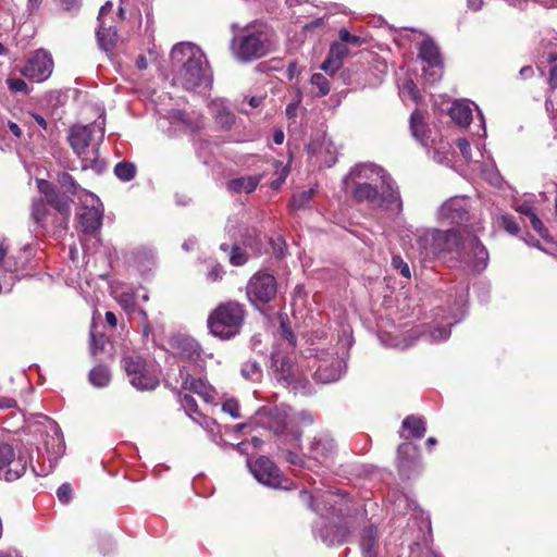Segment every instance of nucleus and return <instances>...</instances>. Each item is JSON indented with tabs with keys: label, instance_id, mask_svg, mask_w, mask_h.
<instances>
[{
	"label": "nucleus",
	"instance_id": "nucleus-41",
	"mask_svg": "<svg viewBox=\"0 0 557 557\" xmlns=\"http://www.w3.org/2000/svg\"><path fill=\"white\" fill-rule=\"evenodd\" d=\"M313 193H314V190L311 188V189L295 194L293 196L292 202H290L292 208L297 209V210L305 208L311 200Z\"/></svg>",
	"mask_w": 557,
	"mask_h": 557
},
{
	"label": "nucleus",
	"instance_id": "nucleus-52",
	"mask_svg": "<svg viewBox=\"0 0 557 557\" xmlns=\"http://www.w3.org/2000/svg\"><path fill=\"white\" fill-rule=\"evenodd\" d=\"M323 145L326 153L323 162L330 168L336 162V148L331 141L324 143Z\"/></svg>",
	"mask_w": 557,
	"mask_h": 557
},
{
	"label": "nucleus",
	"instance_id": "nucleus-37",
	"mask_svg": "<svg viewBox=\"0 0 557 557\" xmlns=\"http://www.w3.org/2000/svg\"><path fill=\"white\" fill-rule=\"evenodd\" d=\"M410 128L413 137L420 143L424 144L425 138V125L423 117L420 112L414 111L410 117Z\"/></svg>",
	"mask_w": 557,
	"mask_h": 557
},
{
	"label": "nucleus",
	"instance_id": "nucleus-2",
	"mask_svg": "<svg viewBox=\"0 0 557 557\" xmlns=\"http://www.w3.org/2000/svg\"><path fill=\"white\" fill-rule=\"evenodd\" d=\"M420 253L424 259L440 258L457 252L461 260L473 271H483L488 262V252L480 240L471 235L461 238L455 230H423L418 235Z\"/></svg>",
	"mask_w": 557,
	"mask_h": 557
},
{
	"label": "nucleus",
	"instance_id": "nucleus-42",
	"mask_svg": "<svg viewBox=\"0 0 557 557\" xmlns=\"http://www.w3.org/2000/svg\"><path fill=\"white\" fill-rule=\"evenodd\" d=\"M59 183L65 193H70L73 195L78 193L79 187L70 174H61L59 176Z\"/></svg>",
	"mask_w": 557,
	"mask_h": 557
},
{
	"label": "nucleus",
	"instance_id": "nucleus-59",
	"mask_svg": "<svg viewBox=\"0 0 557 557\" xmlns=\"http://www.w3.org/2000/svg\"><path fill=\"white\" fill-rule=\"evenodd\" d=\"M194 420L196 422H198L201 426H203L205 429H207L209 431H213V428L216 425L214 420H211V419H209L207 417H203L201 414H199V419L194 418Z\"/></svg>",
	"mask_w": 557,
	"mask_h": 557
},
{
	"label": "nucleus",
	"instance_id": "nucleus-23",
	"mask_svg": "<svg viewBox=\"0 0 557 557\" xmlns=\"http://www.w3.org/2000/svg\"><path fill=\"white\" fill-rule=\"evenodd\" d=\"M272 368L275 379L282 384L289 385L294 375L292 360L280 354H272Z\"/></svg>",
	"mask_w": 557,
	"mask_h": 557
},
{
	"label": "nucleus",
	"instance_id": "nucleus-45",
	"mask_svg": "<svg viewBox=\"0 0 557 557\" xmlns=\"http://www.w3.org/2000/svg\"><path fill=\"white\" fill-rule=\"evenodd\" d=\"M230 261L233 265H243L247 261V255L242 248L234 246L231 250Z\"/></svg>",
	"mask_w": 557,
	"mask_h": 557
},
{
	"label": "nucleus",
	"instance_id": "nucleus-12",
	"mask_svg": "<svg viewBox=\"0 0 557 557\" xmlns=\"http://www.w3.org/2000/svg\"><path fill=\"white\" fill-rule=\"evenodd\" d=\"M360 548L363 557H379L381 553L376 528L370 525L362 531ZM399 557H440L425 543L409 546L408 554Z\"/></svg>",
	"mask_w": 557,
	"mask_h": 557
},
{
	"label": "nucleus",
	"instance_id": "nucleus-48",
	"mask_svg": "<svg viewBox=\"0 0 557 557\" xmlns=\"http://www.w3.org/2000/svg\"><path fill=\"white\" fill-rule=\"evenodd\" d=\"M222 410L228 413L234 419H238L240 417L238 403L233 398L226 399L222 404Z\"/></svg>",
	"mask_w": 557,
	"mask_h": 557
},
{
	"label": "nucleus",
	"instance_id": "nucleus-30",
	"mask_svg": "<svg viewBox=\"0 0 557 557\" xmlns=\"http://www.w3.org/2000/svg\"><path fill=\"white\" fill-rule=\"evenodd\" d=\"M403 430L408 431L409 435L416 438H421L426 432L425 421L421 417L408 416L403 421Z\"/></svg>",
	"mask_w": 557,
	"mask_h": 557
},
{
	"label": "nucleus",
	"instance_id": "nucleus-46",
	"mask_svg": "<svg viewBox=\"0 0 557 557\" xmlns=\"http://www.w3.org/2000/svg\"><path fill=\"white\" fill-rule=\"evenodd\" d=\"M499 223L510 234H517L519 232V226H518L517 222L509 214L500 215Z\"/></svg>",
	"mask_w": 557,
	"mask_h": 557
},
{
	"label": "nucleus",
	"instance_id": "nucleus-13",
	"mask_svg": "<svg viewBox=\"0 0 557 557\" xmlns=\"http://www.w3.org/2000/svg\"><path fill=\"white\" fill-rule=\"evenodd\" d=\"M233 52L236 59L243 62L264 57L269 52L264 34L252 33L236 38L233 42Z\"/></svg>",
	"mask_w": 557,
	"mask_h": 557
},
{
	"label": "nucleus",
	"instance_id": "nucleus-5",
	"mask_svg": "<svg viewBox=\"0 0 557 557\" xmlns=\"http://www.w3.org/2000/svg\"><path fill=\"white\" fill-rule=\"evenodd\" d=\"M245 319L243 305L237 301L220 304L208 318L210 333L221 339H230L240 331Z\"/></svg>",
	"mask_w": 557,
	"mask_h": 557
},
{
	"label": "nucleus",
	"instance_id": "nucleus-38",
	"mask_svg": "<svg viewBox=\"0 0 557 557\" xmlns=\"http://www.w3.org/2000/svg\"><path fill=\"white\" fill-rule=\"evenodd\" d=\"M49 205L54 207L62 215L69 216L71 212V200L69 197L59 196L57 193L47 200Z\"/></svg>",
	"mask_w": 557,
	"mask_h": 557
},
{
	"label": "nucleus",
	"instance_id": "nucleus-29",
	"mask_svg": "<svg viewBox=\"0 0 557 557\" xmlns=\"http://www.w3.org/2000/svg\"><path fill=\"white\" fill-rule=\"evenodd\" d=\"M419 57L425 64L442 63L438 48L431 39L422 41L419 49Z\"/></svg>",
	"mask_w": 557,
	"mask_h": 557
},
{
	"label": "nucleus",
	"instance_id": "nucleus-19",
	"mask_svg": "<svg viewBox=\"0 0 557 557\" xmlns=\"http://www.w3.org/2000/svg\"><path fill=\"white\" fill-rule=\"evenodd\" d=\"M114 298L121 305V307L127 312H137L140 317V326L143 332V337L148 338L152 334V329L150 322L148 320V314L146 310L136 308L135 305V294L131 289H122V290H113Z\"/></svg>",
	"mask_w": 557,
	"mask_h": 557
},
{
	"label": "nucleus",
	"instance_id": "nucleus-47",
	"mask_svg": "<svg viewBox=\"0 0 557 557\" xmlns=\"http://www.w3.org/2000/svg\"><path fill=\"white\" fill-rule=\"evenodd\" d=\"M392 265L394 267V269L398 270L404 277L409 278L411 276L410 268L408 263L403 260L401 257L393 256Z\"/></svg>",
	"mask_w": 557,
	"mask_h": 557
},
{
	"label": "nucleus",
	"instance_id": "nucleus-35",
	"mask_svg": "<svg viewBox=\"0 0 557 557\" xmlns=\"http://www.w3.org/2000/svg\"><path fill=\"white\" fill-rule=\"evenodd\" d=\"M115 176L122 182H129L136 175V165L128 161H122L114 166Z\"/></svg>",
	"mask_w": 557,
	"mask_h": 557
},
{
	"label": "nucleus",
	"instance_id": "nucleus-26",
	"mask_svg": "<svg viewBox=\"0 0 557 557\" xmlns=\"http://www.w3.org/2000/svg\"><path fill=\"white\" fill-rule=\"evenodd\" d=\"M215 122L222 127H230L234 123V114L225 106L224 100H213L209 106Z\"/></svg>",
	"mask_w": 557,
	"mask_h": 557
},
{
	"label": "nucleus",
	"instance_id": "nucleus-61",
	"mask_svg": "<svg viewBox=\"0 0 557 557\" xmlns=\"http://www.w3.org/2000/svg\"><path fill=\"white\" fill-rule=\"evenodd\" d=\"M65 11H72L79 7L81 0H59Z\"/></svg>",
	"mask_w": 557,
	"mask_h": 557
},
{
	"label": "nucleus",
	"instance_id": "nucleus-8",
	"mask_svg": "<svg viewBox=\"0 0 557 557\" xmlns=\"http://www.w3.org/2000/svg\"><path fill=\"white\" fill-rule=\"evenodd\" d=\"M129 383L139 391L154 389L159 384L158 369L153 360L136 354L125 355L122 360Z\"/></svg>",
	"mask_w": 557,
	"mask_h": 557
},
{
	"label": "nucleus",
	"instance_id": "nucleus-24",
	"mask_svg": "<svg viewBox=\"0 0 557 557\" xmlns=\"http://www.w3.org/2000/svg\"><path fill=\"white\" fill-rule=\"evenodd\" d=\"M348 54V48L339 42H334L329 51L326 60L322 63L321 70L334 74L341 66L344 58Z\"/></svg>",
	"mask_w": 557,
	"mask_h": 557
},
{
	"label": "nucleus",
	"instance_id": "nucleus-36",
	"mask_svg": "<svg viewBox=\"0 0 557 557\" xmlns=\"http://www.w3.org/2000/svg\"><path fill=\"white\" fill-rule=\"evenodd\" d=\"M310 84L313 89H317L313 94L315 97L326 96L331 90L329 78L321 73H314L311 76Z\"/></svg>",
	"mask_w": 557,
	"mask_h": 557
},
{
	"label": "nucleus",
	"instance_id": "nucleus-14",
	"mask_svg": "<svg viewBox=\"0 0 557 557\" xmlns=\"http://www.w3.org/2000/svg\"><path fill=\"white\" fill-rule=\"evenodd\" d=\"M47 428L51 432L50 440L46 442L48 462L38 463V466L32 465L33 472L38 476H46L53 470L65 448L59 425L50 419H47Z\"/></svg>",
	"mask_w": 557,
	"mask_h": 557
},
{
	"label": "nucleus",
	"instance_id": "nucleus-17",
	"mask_svg": "<svg viewBox=\"0 0 557 557\" xmlns=\"http://www.w3.org/2000/svg\"><path fill=\"white\" fill-rule=\"evenodd\" d=\"M52 71L53 60L51 54L44 49H38L29 57L21 73L29 79L44 82L50 77Z\"/></svg>",
	"mask_w": 557,
	"mask_h": 557
},
{
	"label": "nucleus",
	"instance_id": "nucleus-7",
	"mask_svg": "<svg viewBox=\"0 0 557 557\" xmlns=\"http://www.w3.org/2000/svg\"><path fill=\"white\" fill-rule=\"evenodd\" d=\"M352 345L351 335L344 330L343 338L337 344V350L321 352L320 364L314 372V377L321 383H332L341 379L346 369V356Z\"/></svg>",
	"mask_w": 557,
	"mask_h": 557
},
{
	"label": "nucleus",
	"instance_id": "nucleus-63",
	"mask_svg": "<svg viewBox=\"0 0 557 557\" xmlns=\"http://www.w3.org/2000/svg\"><path fill=\"white\" fill-rule=\"evenodd\" d=\"M16 407V401L10 397H1L0 396V410L10 409Z\"/></svg>",
	"mask_w": 557,
	"mask_h": 557
},
{
	"label": "nucleus",
	"instance_id": "nucleus-28",
	"mask_svg": "<svg viewBox=\"0 0 557 557\" xmlns=\"http://www.w3.org/2000/svg\"><path fill=\"white\" fill-rule=\"evenodd\" d=\"M97 39L100 48L109 52L112 50L117 40V33L112 26L106 27L104 22L99 23Z\"/></svg>",
	"mask_w": 557,
	"mask_h": 557
},
{
	"label": "nucleus",
	"instance_id": "nucleus-56",
	"mask_svg": "<svg viewBox=\"0 0 557 557\" xmlns=\"http://www.w3.org/2000/svg\"><path fill=\"white\" fill-rule=\"evenodd\" d=\"M37 187H38L39 191L46 196L47 200L49 199V197H51L55 194L52 185L48 181L38 180Z\"/></svg>",
	"mask_w": 557,
	"mask_h": 557
},
{
	"label": "nucleus",
	"instance_id": "nucleus-49",
	"mask_svg": "<svg viewBox=\"0 0 557 557\" xmlns=\"http://www.w3.org/2000/svg\"><path fill=\"white\" fill-rule=\"evenodd\" d=\"M181 404L185 411L188 413V416L191 417L193 413H198L197 403L191 396L184 394L181 397Z\"/></svg>",
	"mask_w": 557,
	"mask_h": 557
},
{
	"label": "nucleus",
	"instance_id": "nucleus-43",
	"mask_svg": "<svg viewBox=\"0 0 557 557\" xmlns=\"http://www.w3.org/2000/svg\"><path fill=\"white\" fill-rule=\"evenodd\" d=\"M290 419L292 420L294 419V421L292 422V425L297 431H299L300 424L307 425V424L312 423V421H313V418L309 412L301 411V412L296 413L292 409H290Z\"/></svg>",
	"mask_w": 557,
	"mask_h": 557
},
{
	"label": "nucleus",
	"instance_id": "nucleus-32",
	"mask_svg": "<svg viewBox=\"0 0 557 557\" xmlns=\"http://www.w3.org/2000/svg\"><path fill=\"white\" fill-rule=\"evenodd\" d=\"M458 320L447 321L446 324H441L437 326H434L432 330H430L426 334H424L425 338L430 343H438L446 341L450 335L449 327L455 324Z\"/></svg>",
	"mask_w": 557,
	"mask_h": 557
},
{
	"label": "nucleus",
	"instance_id": "nucleus-4",
	"mask_svg": "<svg viewBox=\"0 0 557 557\" xmlns=\"http://www.w3.org/2000/svg\"><path fill=\"white\" fill-rule=\"evenodd\" d=\"M311 506L320 515L319 520L314 524V534L321 539L326 545H335L342 543L347 530L344 525L338 524L345 510L348 509V499L346 495L327 492L311 498Z\"/></svg>",
	"mask_w": 557,
	"mask_h": 557
},
{
	"label": "nucleus",
	"instance_id": "nucleus-10",
	"mask_svg": "<svg viewBox=\"0 0 557 557\" xmlns=\"http://www.w3.org/2000/svg\"><path fill=\"white\" fill-rule=\"evenodd\" d=\"M29 463L30 456L27 453H16L12 445L0 442V480H18L25 474Z\"/></svg>",
	"mask_w": 557,
	"mask_h": 557
},
{
	"label": "nucleus",
	"instance_id": "nucleus-60",
	"mask_svg": "<svg viewBox=\"0 0 557 557\" xmlns=\"http://www.w3.org/2000/svg\"><path fill=\"white\" fill-rule=\"evenodd\" d=\"M516 210L521 213V214H524L527 216H532L533 214H535L532 206L528 202H522V203H519L516 206Z\"/></svg>",
	"mask_w": 557,
	"mask_h": 557
},
{
	"label": "nucleus",
	"instance_id": "nucleus-16",
	"mask_svg": "<svg viewBox=\"0 0 557 557\" xmlns=\"http://www.w3.org/2000/svg\"><path fill=\"white\" fill-rule=\"evenodd\" d=\"M276 295V280L272 274L258 272L247 285V296L253 305L268 304Z\"/></svg>",
	"mask_w": 557,
	"mask_h": 557
},
{
	"label": "nucleus",
	"instance_id": "nucleus-62",
	"mask_svg": "<svg viewBox=\"0 0 557 557\" xmlns=\"http://www.w3.org/2000/svg\"><path fill=\"white\" fill-rule=\"evenodd\" d=\"M485 178L493 185L499 186L500 185V177L497 172L495 171H486L484 172Z\"/></svg>",
	"mask_w": 557,
	"mask_h": 557
},
{
	"label": "nucleus",
	"instance_id": "nucleus-22",
	"mask_svg": "<svg viewBox=\"0 0 557 557\" xmlns=\"http://www.w3.org/2000/svg\"><path fill=\"white\" fill-rule=\"evenodd\" d=\"M180 380L184 391L193 392L202 397L206 401L212 398L213 389L205 380L193 377L184 369L180 370Z\"/></svg>",
	"mask_w": 557,
	"mask_h": 557
},
{
	"label": "nucleus",
	"instance_id": "nucleus-9",
	"mask_svg": "<svg viewBox=\"0 0 557 557\" xmlns=\"http://www.w3.org/2000/svg\"><path fill=\"white\" fill-rule=\"evenodd\" d=\"M255 421L275 434L292 436L296 441L301 436V432L292 425L294 419H290V407L285 405L260 408L256 412Z\"/></svg>",
	"mask_w": 557,
	"mask_h": 557
},
{
	"label": "nucleus",
	"instance_id": "nucleus-58",
	"mask_svg": "<svg viewBox=\"0 0 557 557\" xmlns=\"http://www.w3.org/2000/svg\"><path fill=\"white\" fill-rule=\"evenodd\" d=\"M282 326V336L288 342V344L294 347L296 345V338L289 329L286 327L284 321H281Z\"/></svg>",
	"mask_w": 557,
	"mask_h": 557
},
{
	"label": "nucleus",
	"instance_id": "nucleus-54",
	"mask_svg": "<svg viewBox=\"0 0 557 557\" xmlns=\"http://www.w3.org/2000/svg\"><path fill=\"white\" fill-rule=\"evenodd\" d=\"M8 86L15 92H27V84L22 78H9Z\"/></svg>",
	"mask_w": 557,
	"mask_h": 557
},
{
	"label": "nucleus",
	"instance_id": "nucleus-33",
	"mask_svg": "<svg viewBox=\"0 0 557 557\" xmlns=\"http://www.w3.org/2000/svg\"><path fill=\"white\" fill-rule=\"evenodd\" d=\"M111 381V374L107 367L98 366L89 372V382L95 387H104Z\"/></svg>",
	"mask_w": 557,
	"mask_h": 557
},
{
	"label": "nucleus",
	"instance_id": "nucleus-20",
	"mask_svg": "<svg viewBox=\"0 0 557 557\" xmlns=\"http://www.w3.org/2000/svg\"><path fill=\"white\" fill-rule=\"evenodd\" d=\"M467 201L455 197L444 202L438 209V220L447 224H460L467 220Z\"/></svg>",
	"mask_w": 557,
	"mask_h": 557
},
{
	"label": "nucleus",
	"instance_id": "nucleus-27",
	"mask_svg": "<svg viewBox=\"0 0 557 557\" xmlns=\"http://www.w3.org/2000/svg\"><path fill=\"white\" fill-rule=\"evenodd\" d=\"M173 347L177 348L178 354L186 359L197 360L200 357L198 343L189 337L176 338Z\"/></svg>",
	"mask_w": 557,
	"mask_h": 557
},
{
	"label": "nucleus",
	"instance_id": "nucleus-51",
	"mask_svg": "<svg viewBox=\"0 0 557 557\" xmlns=\"http://www.w3.org/2000/svg\"><path fill=\"white\" fill-rule=\"evenodd\" d=\"M530 223H531L532 227L534 228V231H536L542 238L549 240L548 231L544 226L543 222L537 218L536 214H533L532 216H530Z\"/></svg>",
	"mask_w": 557,
	"mask_h": 557
},
{
	"label": "nucleus",
	"instance_id": "nucleus-44",
	"mask_svg": "<svg viewBox=\"0 0 557 557\" xmlns=\"http://www.w3.org/2000/svg\"><path fill=\"white\" fill-rule=\"evenodd\" d=\"M339 41L346 46V44L359 47L362 44V39L359 36L351 35L347 29L342 28L338 33Z\"/></svg>",
	"mask_w": 557,
	"mask_h": 557
},
{
	"label": "nucleus",
	"instance_id": "nucleus-15",
	"mask_svg": "<svg viewBox=\"0 0 557 557\" xmlns=\"http://www.w3.org/2000/svg\"><path fill=\"white\" fill-rule=\"evenodd\" d=\"M250 472L261 484L272 488H289L288 480L283 478L280 469L267 457H259L253 463L247 461Z\"/></svg>",
	"mask_w": 557,
	"mask_h": 557
},
{
	"label": "nucleus",
	"instance_id": "nucleus-40",
	"mask_svg": "<svg viewBox=\"0 0 557 557\" xmlns=\"http://www.w3.org/2000/svg\"><path fill=\"white\" fill-rule=\"evenodd\" d=\"M423 77L429 84L437 83L443 76L442 63L425 64L422 69Z\"/></svg>",
	"mask_w": 557,
	"mask_h": 557
},
{
	"label": "nucleus",
	"instance_id": "nucleus-25",
	"mask_svg": "<svg viewBox=\"0 0 557 557\" xmlns=\"http://www.w3.org/2000/svg\"><path fill=\"white\" fill-rule=\"evenodd\" d=\"M168 117L173 124H183L187 128L193 132L200 129L203 125V120L201 115H189L185 111L182 110H171L169 111Z\"/></svg>",
	"mask_w": 557,
	"mask_h": 557
},
{
	"label": "nucleus",
	"instance_id": "nucleus-55",
	"mask_svg": "<svg viewBox=\"0 0 557 557\" xmlns=\"http://www.w3.org/2000/svg\"><path fill=\"white\" fill-rule=\"evenodd\" d=\"M416 450V446L410 443V442H405V443H401L399 446H398V449H397V453H398V457L399 459L401 460V465L404 463L405 461V458L407 456H409V454L411 451H414Z\"/></svg>",
	"mask_w": 557,
	"mask_h": 557
},
{
	"label": "nucleus",
	"instance_id": "nucleus-34",
	"mask_svg": "<svg viewBox=\"0 0 557 557\" xmlns=\"http://www.w3.org/2000/svg\"><path fill=\"white\" fill-rule=\"evenodd\" d=\"M48 207L42 200H35L32 206V219L39 227H46Z\"/></svg>",
	"mask_w": 557,
	"mask_h": 557
},
{
	"label": "nucleus",
	"instance_id": "nucleus-11",
	"mask_svg": "<svg viewBox=\"0 0 557 557\" xmlns=\"http://www.w3.org/2000/svg\"><path fill=\"white\" fill-rule=\"evenodd\" d=\"M82 206L77 212L78 224L84 233H94L102 222L103 207L100 199L91 193L82 189L79 195Z\"/></svg>",
	"mask_w": 557,
	"mask_h": 557
},
{
	"label": "nucleus",
	"instance_id": "nucleus-1",
	"mask_svg": "<svg viewBox=\"0 0 557 557\" xmlns=\"http://www.w3.org/2000/svg\"><path fill=\"white\" fill-rule=\"evenodd\" d=\"M343 185L357 202H366L395 214L403 211V200L395 181L385 169L375 163L354 165L343 178Z\"/></svg>",
	"mask_w": 557,
	"mask_h": 557
},
{
	"label": "nucleus",
	"instance_id": "nucleus-57",
	"mask_svg": "<svg viewBox=\"0 0 557 557\" xmlns=\"http://www.w3.org/2000/svg\"><path fill=\"white\" fill-rule=\"evenodd\" d=\"M457 146H458L461 154L463 156V158L467 161H470L472 157H471V149H470L469 141L466 138H459L457 140Z\"/></svg>",
	"mask_w": 557,
	"mask_h": 557
},
{
	"label": "nucleus",
	"instance_id": "nucleus-64",
	"mask_svg": "<svg viewBox=\"0 0 557 557\" xmlns=\"http://www.w3.org/2000/svg\"><path fill=\"white\" fill-rule=\"evenodd\" d=\"M548 84L552 89L557 88V64L550 69Z\"/></svg>",
	"mask_w": 557,
	"mask_h": 557
},
{
	"label": "nucleus",
	"instance_id": "nucleus-50",
	"mask_svg": "<svg viewBox=\"0 0 557 557\" xmlns=\"http://www.w3.org/2000/svg\"><path fill=\"white\" fill-rule=\"evenodd\" d=\"M401 95L413 101L418 99L419 91L413 81L409 79L404 84L401 88Z\"/></svg>",
	"mask_w": 557,
	"mask_h": 557
},
{
	"label": "nucleus",
	"instance_id": "nucleus-31",
	"mask_svg": "<svg viewBox=\"0 0 557 557\" xmlns=\"http://www.w3.org/2000/svg\"><path fill=\"white\" fill-rule=\"evenodd\" d=\"M259 184V177L257 176H245L230 181L227 187L230 190L235 193H252Z\"/></svg>",
	"mask_w": 557,
	"mask_h": 557
},
{
	"label": "nucleus",
	"instance_id": "nucleus-6",
	"mask_svg": "<svg viewBox=\"0 0 557 557\" xmlns=\"http://www.w3.org/2000/svg\"><path fill=\"white\" fill-rule=\"evenodd\" d=\"M104 136V124L91 123L88 125H74L69 133V143L74 152L83 160V169L100 171L97 160V150H92L94 157H86L90 145H99Z\"/></svg>",
	"mask_w": 557,
	"mask_h": 557
},
{
	"label": "nucleus",
	"instance_id": "nucleus-53",
	"mask_svg": "<svg viewBox=\"0 0 557 557\" xmlns=\"http://www.w3.org/2000/svg\"><path fill=\"white\" fill-rule=\"evenodd\" d=\"M57 496H58V499L62 503V504H67L71 499V496H72V487L69 483H64L62 484L58 490H57Z\"/></svg>",
	"mask_w": 557,
	"mask_h": 557
},
{
	"label": "nucleus",
	"instance_id": "nucleus-39",
	"mask_svg": "<svg viewBox=\"0 0 557 557\" xmlns=\"http://www.w3.org/2000/svg\"><path fill=\"white\" fill-rule=\"evenodd\" d=\"M242 374L248 380L258 381L262 376V369L257 361L249 360L243 364Z\"/></svg>",
	"mask_w": 557,
	"mask_h": 557
},
{
	"label": "nucleus",
	"instance_id": "nucleus-18",
	"mask_svg": "<svg viewBox=\"0 0 557 557\" xmlns=\"http://www.w3.org/2000/svg\"><path fill=\"white\" fill-rule=\"evenodd\" d=\"M473 109H475L478 112L480 119V128L482 131V134H480L479 132L476 134L479 136L484 137L486 135L485 120L482 112L474 102L467 99L457 100L453 103L448 113L451 120L457 125H459L460 127H466L470 124V121L472 120Z\"/></svg>",
	"mask_w": 557,
	"mask_h": 557
},
{
	"label": "nucleus",
	"instance_id": "nucleus-21",
	"mask_svg": "<svg viewBox=\"0 0 557 557\" xmlns=\"http://www.w3.org/2000/svg\"><path fill=\"white\" fill-rule=\"evenodd\" d=\"M334 453V441L327 434H320L318 436H314L312 442L310 443V458L319 461L320 463H324L329 459H331Z\"/></svg>",
	"mask_w": 557,
	"mask_h": 557
},
{
	"label": "nucleus",
	"instance_id": "nucleus-3",
	"mask_svg": "<svg viewBox=\"0 0 557 557\" xmlns=\"http://www.w3.org/2000/svg\"><path fill=\"white\" fill-rule=\"evenodd\" d=\"M171 61L176 70L174 82L187 90L211 82V73L202 50L191 42L176 44L171 51Z\"/></svg>",
	"mask_w": 557,
	"mask_h": 557
}]
</instances>
